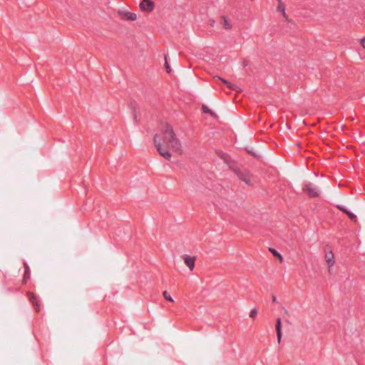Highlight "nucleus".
Wrapping results in <instances>:
<instances>
[{
  "mask_svg": "<svg viewBox=\"0 0 365 365\" xmlns=\"http://www.w3.org/2000/svg\"><path fill=\"white\" fill-rule=\"evenodd\" d=\"M154 144L158 152L166 160H170L171 154L168 148L174 152L180 150L181 144L177 138L173 128L168 124L165 125L159 133L154 137Z\"/></svg>",
  "mask_w": 365,
  "mask_h": 365,
  "instance_id": "nucleus-1",
  "label": "nucleus"
},
{
  "mask_svg": "<svg viewBox=\"0 0 365 365\" xmlns=\"http://www.w3.org/2000/svg\"><path fill=\"white\" fill-rule=\"evenodd\" d=\"M303 191L310 197H317L319 196V189L317 186L311 182H307L304 185Z\"/></svg>",
  "mask_w": 365,
  "mask_h": 365,
  "instance_id": "nucleus-2",
  "label": "nucleus"
},
{
  "mask_svg": "<svg viewBox=\"0 0 365 365\" xmlns=\"http://www.w3.org/2000/svg\"><path fill=\"white\" fill-rule=\"evenodd\" d=\"M28 296L29 301L32 303L36 312H39L41 311V302L39 298L34 293L31 292H28Z\"/></svg>",
  "mask_w": 365,
  "mask_h": 365,
  "instance_id": "nucleus-3",
  "label": "nucleus"
},
{
  "mask_svg": "<svg viewBox=\"0 0 365 365\" xmlns=\"http://www.w3.org/2000/svg\"><path fill=\"white\" fill-rule=\"evenodd\" d=\"M118 14L122 19L127 21H135L137 19V16L135 13H132L127 11H118Z\"/></svg>",
  "mask_w": 365,
  "mask_h": 365,
  "instance_id": "nucleus-4",
  "label": "nucleus"
},
{
  "mask_svg": "<svg viewBox=\"0 0 365 365\" xmlns=\"http://www.w3.org/2000/svg\"><path fill=\"white\" fill-rule=\"evenodd\" d=\"M185 264L188 267L190 271L195 267V257L188 255H184L182 257Z\"/></svg>",
  "mask_w": 365,
  "mask_h": 365,
  "instance_id": "nucleus-5",
  "label": "nucleus"
},
{
  "mask_svg": "<svg viewBox=\"0 0 365 365\" xmlns=\"http://www.w3.org/2000/svg\"><path fill=\"white\" fill-rule=\"evenodd\" d=\"M140 8L142 11L150 12L153 10L154 4L150 0H143L140 4Z\"/></svg>",
  "mask_w": 365,
  "mask_h": 365,
  "instance_id": "nucleus-6",
  "label": "nucleus"
},
{
  "mask_svg": "<svg viewBox=\"0 0 365 365\" xmlns=\"http://www.w3.org/2000/svg\"><path fill=\"white\" fill-rule=\"evenodd\" d=\"M275 329L277 332V337L278 343L280 342L282 338V324L280 318H278L276 322Z\"/></svg>",
  "mask_w": 365,
  "mask_h": 365,
  "instance_id": "nucleus-7",
  "label": "nucleus"
},
{
  "mask_svg": "<svg viewBox=\"0 0 365 365\" xmlns=\"http://www.w3.org/2000/svg\"><path fill=\"white\" fill-rule=\"evenodd\" d=\"M325 259L329 267L334 264V256L331 251L327 252L325 255Z\"/></svg>",
  "mask_w": 365,
  "mask_h": 365,
  "instance_id": "nucleus-8",
  "label": "nucleus"
},
{
  "mask_svg": "<svg viewBox=\"0 0 365 365\" xmlns=\"http://www.w3.org/2000/svg\"><path fill=\"white\" fill-rule=\"evenodd\" d=\"M278 1H279V5L277 6V11L281 12L285 16V15H286V14H285V6L282 4L281 0H278Z\"/></svg>",
  "mask_w": 365,
  "mask_h": 365,
  "instance_id": "nucleus-9",
  "label": "nucleus"
},
{
  "mask_svg": "<svg viewBox=\"0 0 365 365\" xmlns=\"http://www.w3.org/2000/svg\"><path fill=\"white\" fill-rule=\"evenodd\" d=\"M222 25L226 29H230L232 28L230 23L225 16L222 17Z\"/></svg>",
  "mask_w": 365,
  "mask_h": 365,
  "instance_id": "nucleus-10",
  "label": "nucleus"
},
{
  "mask_svg": "<svg viewBox=\"0 0 365 365\" xmlns=\"http://www.w3.org/2000/svg\"><path fill=\"white\" fill-rule=\"evenodd\" d=\"M269 251L273 254L274 256L278 257L281 262L283 260L282 255L276 250L269 248Z\"/></svg>",
  "mask_w": 365,
  "mask_h": 365,
  "instance_id": "nucleus-11",
  "label": "nucleus"
},
{
  "mask_svg": "<svg viewBox=\"0 0 365 365\" xmlns=\"http://www.w3.org/2000/svg\"><path fill=\"white\" fill-rule=\"evenodd\" d=\"M219 80L222 81L225 84L227 85V86L232 89V90H235L236 88V86H234V85H231L230 83H228L227 81L224 80V79H222L221 78L218 77Z\"/></svg>",
  "mask_w": 365,
  "mask_h": 365,
  "instance_id": "nucleus-12",
  "label": "nucleus"
},
{
  "mask_svg": "<svg viewBox=\"0 0 365 365\" xmlns=\"http://www.w3.org/2000/svg\"><path fill=\"white\" fill-rule=\"evenodd\" d=\"M346 214L351 221L356 220V216L354 213H352L348 210V212H346Z\"/></svg>",
  "mask_w": 365,
  "mask_h": 365,
  "instance_id": "nucleus-13",
  "label": "nucleus"
},
{
  "mask_svg": "<svg viewBox=\"0 0 365 365\" xmlns=\"http://www.w3.org/2000/svg\"><path fill=\"white\" fill-rule=\"evenodd\" d=\"M163 296H164L165 299L167 301H169V302H173V298H172L170 295H168V292H167L166 291H165V292H163Z\"/></svg>",
  "mask_w": 365,
  "mask_h": 365,
  "instance_id": "nucleus-14",
  "label": "nucleus"
},
{
  "mask_svg": "<svg viewBox=\"0 0 365 365\" xmlns=\"http://www.w3.org/2000/svg\"><path fill=\"white\" fill-rule=\"evenodd\" d=\"M257 314V309L254 308L251 310L250 317L252 318H254L256 317Z\"/></svg>",
  "mask_w": 365,
  "mask_h": 365,
  "instance_id": "nucleus-15",
  "label": "nucleus"
},
{
  "mask_svg": "<svg viewBox=\"0 0 365 365\" xmlns=\"http://www.w3.org/2000/svg\"><path fill=\"white\" fill-rule=\"evenodd\" d=\"M336 207H337L339 210H341V212H344V213H345V214H346V212H348V210H347V209H346V208H345L344 206H342V205H336Z\"/></svg>",
  "mask_w": 365,
  "mask_h": 365,
  "instance_id": "nucleus-16",
  "label": "nucleus"
},
{
  "mask_svg": "<svg viewBox=\"0 0 365 365\" xmlns=\"http://www.w3.org/2000/svg\"><path fill=\"white\" fill-rule=\"evenodd\" d=\"M165 68H166V71L168 73H170L171 72V68L170 67V66L168 65V62H167V58H166V56H165Z\"/></svg>",
  "mask_w": 365,
  "mask_h": 365,
  "instance_id": "nucleus-17",
  "label": "nucleus"
},
{
  "mask_svg": "<svg viewBox=\"0 0 365 365\" xmlns=\"http://www.w3.org/2000/svg\"><path fill=\"white\" fill-rule=\"evenodd\" d=\"M202 110H203L204 113H211V110L205 106H202Z\"/></svg>",
  "mask_w": 365,
  "mask_h": 365,
  "instance_id": "nucleus-18",
  "label": "nucleus"
},
{
  "mask_svg": "<svg viewBox=\"0 0 365 365\" xmlns=\"http://www.w3.org/2000/svg\"><path fill=\"white\" fill-rule=\"evenodd\" d=\"M133 118L135 120V121H138V115H137V113H136V110L135 109V108H133Z\"/></svg>",
  "mask_w": 365,
  "mask_h": 365,
  "instance_id": "nucleus-19",
  "label": "nucleus"
},
{
  "mask_svg": "<svg viewBox=\"0 0 365 365\" xmlns=\"http://www.w3.org/2000/svg\"><path fill=\"white\" fill-rule=\"evenodd\" d=\"M240 178L242 180H243L244 182H247V183H248V182H249V180H248L247 178L244 177V176H240Z\"/></svg>",
  "mask_w": 365,
  "mask_h": 365,
  "instance_id": "nucleus-20",
  "label": "nucleus"
},
{
  "mask_svg": "<svg viewBox=\"0 0 365 365\" xmlns=\"http://www.w3.org/2000/svg\"><path fill=\"white\" fill-rule=\"evenodd\" d=\"M240 178L242 180H243L244 182H247V183H248V182H249V180H248L247 178L244 177V176H240Z\"/></svg>",
  "mask_w": 365,
  "mask_h": 365,
  "instance_id": "nucleus-21",
  "label": "nucleus"
},
{
  "mask_svg": "<svg viewBox=\"0 0 365 365\" xmlns=\"http://www.w3.org/2000/svg\"><path fill=\"white\" fill-rule=\"evenodd\" d=\"M361 45L365 48V37L361 39Z\"/></svg>",
  "mask_w": 365,
  "mask_h": 365,
  "instance_id": "nucleus-22",
  "label": "nucleus"
},
{
  "mask_svg": "<svg viewBox=\"0 0 365 365\" xmlns=\"http://www.w3.org/2000/svg\"><path fill=\"white\" fill-rule=\"evenodd\" d=\"M272 302H277V298L274 295L272 296Z\"/></svg>",
  "mask_w": 365,
  "mask_h": 365,
  "instance_id": "nucleus-23",
  "label": "nucleus"
}]
</instances>
